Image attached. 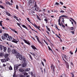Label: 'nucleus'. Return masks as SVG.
<instances>
[{
  "mask_svg": "<svg viewBox=\"0 0 77 77\" xmlns=\"http://www.w3.org/2000/svg\"><path fill=\"white\" fill-rule=\"evenodd\" d=\"M21 65V64H16L14 65V75H13V77H15L17 76V74H16V70L18 69V68H19V66H20Z\"/></svg>",
  "mask_w": 77,
  "mask_h": 77,
  "instance_id": "1",
  "label": "nucleus"
},
{
  "mask_svg": "<svg viewBox=\"0 0 77 77\" xmlns=\"http://www.w3.org/2000/svg\"><path fill=\"white\" fill-rule=\"evenodd\" d=\"M32 25H33V26H34L36 28V27H37L38 26H37L35 24H33L32 23Z\"/></svg>",
  "mask_w": 77,
  "mask_h": 77,
  "instance_id": "51",
  "label": "nucleus"
},
{
  "mask_svg": "<svg viewBox=\"0 0 77 77\" xmlns=\"http://www.w3.org/2000/svg\"><path fill=\"white\" fill-rule=\"evenodd\" d=\"M22 27H23L24 28H25L26 29L28 30H29L28 28H27V27H26V26H25V25H22Z\"/></svg>",
  "mask_w": 77,
  "mask_h": 77,
  "instance_id": "18",
  "label": "nucleus"
},
{
  "mask_svg": "<svg viewBox=\"0 0 77 77\" xmlns=\"http://www.w3.org/2000/svg\"><path fill=\"white\" fill-rule=\"evenodd\" d=\"M6 20H7V21L9 20L10 21H11V20H9L8 18H6Z\"/></svg>",
  "mask_w": 77,
  "mask_h": 77,
  "instance_id": "54",
  "label": "nucleus"
},
{
  "mask_svg": "<svg viewBox=\"0 0 77 77\" xmlns=\"http://www.w3.org/2000/svg\"><path fill=\"white\" fill-rule=\"evenodd\" d=\"M16 8L18 10L19 9H18V5H16Z\"/></svg>",
  "mask_w": 77,
  "mask_h": 77,
  "instance_id": "52",
  "label": "nucleus"
},
{
  "mask_svg": "<svg viewBox=\"0 0 77 77\" xmlns=\"http://www.w3.org/2000/svg\"><path fill=\"white\" fill-rule=\"evenodd\" d=\"M69 53H70V54H72H72H73V52L72 51H70Z\"/></svg>",
  "mask_w": 77,
  "mask_h": 77,
  "instance_id": "49",
  "label": "nucleus"
},
{
  "mask_svg": "<svg viewBox=\"0 0 77 77\" xmlns=\"http://www.w3.org/2000/svg\"><path fill=\"white\" fill-rule=\"evenodd\" d=\"M63 17H65V18H68V16H66V15H62L60 16L59 17V19L58 20V23L60 22V19H61V18H63Z\"/></svg>",
  "mask_w": 77,
  "mask_h": 77,
  "instance_id": "2",
  "label": "nucleus"
},
{
  "mask_svg": "<svg viewBox=\"0 0 77 77\" xmlns=\"http://www.w3.org/2000/svg\"><path fill=\"white\" fill-rule=\"evenodd\" d=\"M54 12H56L57 13V10H54Z\"/></svg>",
  "mask_w": 77,
  "mask_h": 77,
  "instance_id": "60",
  "label": "nucleus"
},
{
  "mask_svg": "<svg viewBox=\"0 0 77 77\" xmlns=\"http://www.w3.org/2000/svg\"><path fill=\"white\" fill-rule=\"evenodd\" d=\"M4 36L5 38V39H6V38H7L8 37L9 35H8V34L4 33Z\"/></svg>",
  "mask_w": 77,
  "mask_h": 77,
  "instance_id": "13",
  "label": "nucleus"
},
{
  "mask_svg": "<svg viewBox=\"0 0 77 77\" xmlns=\"http://www.w3.org/2000/svg\"><path fill=\"white\" fill-rule=\"evenodd\" d=\"M31 75L33 76V77H35V75H34V74H33V72H31Z\"/></svg>",
  "mask_w": 77,
  "mask_h": 77,
  "instance_id": "36",
  "label": "nucleus"
},
{
  "mask_svg": "<svg viewBox=\"0 0 77 77\" xmlns=\"http://www.w3.org/2000/svg\"><path fill=\"white\" fill-rule=\"evenodd\" d=\"M38 42H39V44H41V45H42V46H43V45H42V43L41 42V41H40V40H38Z\"/></svg>",
  "mask_w": 77,
  "mask_h": 77,
  "instance_id": "45",
  "label": "nucleus"
},
{
  "mask_svg": "<svg viewBox=\"0 0 77 77\" xmlns=\"http://www.w3.org/2000/svg\"><path fill=\"white\" fill-rule=\"evenodd\" d=\"M6 39H7V41H12V37H11V36H8V37L7 38H6Z\"/></svg>",
  "mask_w": 77,
  "mask_h": 77,
  "instance_id": "8",
  "label": "nucleus"
},
{
  "mask_svg": "<svg viewBox=\"0 0 77 77\" xmlns=\"http://www.w3.org/2000/svg\"><path fill=\"white\" fill-rule=\"evenodd\" d=\"M37 18L38 20H41V19L39 17V16H38V15H37Z\"/></svg>",
  "mask_w": 77,
  "mask_h": 77,
  "instance_id": "28",
  "label": "nucleus"
},
{
  "mask_svg": "<svg viewBox=\"0 0 77 77\" xmlns=\"http://www.w3.org/2000/svg\"><path fill=\"white\" fill-rule=\"evenodd\" d=\"M61 56L62 57L63 59V60H64V61H65V60L64 58H65V59H66V60H67V58H66V55H64V54H61Z\"/></svg>",
  "mask_w": 77,
  "mask_h": 77,
  "instance_id": "3",
  "label": "nucleus"
},
{
  "mask_svg": "<svg viewBox=\"0 0 77 77\" xmlns=\"http://www.w3.org/2000/svg\"><path fill=\"white\" fill-rule=\"evenodd\" d=\"M74 32H75V30L71 31L70 33H72V35H74Z\"/></svg>",
  "mask_w": 77,
  "mask_h": 77,
  "instance_id": "47",
  "label": "nucleus"
},
{
  "mask_svg": "<svg viewBox=\"0 0 77 77\" xmlns=\"http://www.w3.org/2000/svg\"><path fill=\"white\" fill-rule=\"evenodd\" d=\"M48 48L49 50H51V51H52V50H51V48H50V47L49 46H48Z\"/></svg>",
  "mask_w": 77,
  "mask_h": 77,
  "instance_id": "58",
  "label": "nucleus"
},
{
  "mask_svg": "<svg viewBox=\"0 0 77 77\" xmlns=\"http://www.w3.org/2000/svg\"><path fill=\"white\" fill-rule=\"evenodd\" d=\"M17 54L16 55V57L17 59H18V58H19L20 55V53H18H18H17Z\"/></svg>",
  "mask_w": 77,
  "mask_h": 77,
  "instance_id": "20",
  "label": "nucleus"
},
{
  "mask_svg": "<svg viewBox=\"0 0 77 77\" xmlns=\"http://www.w3.org/2000/svg\"><path fill=\"white\" fill-rule=\"evenodd\" d=\"M55 27L57 29V30H58V31H60V29H59V28H58V27H57V25H56Z\"/></svg>",
  "mask_w": 77,
  "mask_h": 77,
  "instance_id": "38",
  "label": "nucleus"
},
{
  "mask_svg": "<svg viewBox=\"0 0 77 77\" xmlns=\"http://www.w3.org/2000/svg\"><path fill=\"white\" fill-rule=\"evenodd\" d=\"M46 28H47V30H48V31H49V32H50V28L46 26Z\"/></svg>",
  "mask_w": 77,
  "mask_h": 77,
  "instance_id": "46",
  "label": "nucleus"
},
{
  "mask_svg": "<svg viewBox=\"0 0 77 77\" xmlns=\"http://www.w3.org/2000/svg\"><path fill=\"white\" fill-rule=\"evenodd\" d=\"M19 71L20 72H23L24 70L22 69H19Z\"/></svg>",
  "mask_w": 77,
  "mask_h": 77,
  "instance_id": "30",
  "label": "nucleus"
},
{
  "mask_svg": "<svg viewBox=\"0 0 77 77\" xmlns=\"http://www.w3.org/2000/svg\"><path fill=\"white\" fill-rule=\"evenodd\" d=\"M2 22H3V21H1L0 22V26H3V25H2Z\"/></svg>",
  "mask_w": 77,
  "mask_h": 77,
  "instance_id": "37",
  "label": "nucleus"
},
{
  "mask_svg": "<svg viewBox=\"0 0 77 77\" xmlns=\"http://www.w3.org/2000/svg\"><path fill=\"white\" fill-rule=\"evenodd\" d=\"M44 41L45 42V44H47V45H48V43H47V42H46V41H45V39L44 40Z\"/></svg>",
  "mask_w": 77,
  "mask_h": 77,
  "instance_id": "50",
  "label": "nucleus"
},
{
  "mask_svg": "<svg viewBox=\"0 0 77 77\" xmlns=\"http://www.w3.org/2000/svg\"><path fill=\"white\" fill-rule=\"evenodd\" d=\"M19 59H20V60H22V59H23V56H22V55H19Z\"/></svg>",
  "mask_w": 77,
  "mask_h": 77,
  "instance_id": "17",
  "label": "nucleus"
},
{
  "mask_svg": "<svg viewBox=\"0 0 77 77\" xmlns=\"http://www.w3.org/2000/svg\"><path fill=\"white\" fill-rule=\"evenodd\" d=\"M60 9V10H62L60 11V13H64V12H65V11H64L62 10V9Z\"/></svg>",
  "mask_w": 77,
  "mask_h": 77,
  "instance_id": "42",
  "label": "nucleus"
},
{
  "mask_svg": "<svg viewBox=\"0 0 77 77\" xmlns=\"http://www.w3.org/2000/svg\"><path fill=\"white\" fill-rule=\"evenodd\" d=\"M61 25L63 28H65V26L64 25H63L62 24H61Z\"/></svg>",
  "mask_w": 77,
  "mask_h": 77,
  "instance_id": "53",
  "label": "nucleus"
},
{
  "mask_svg": "<svg viewBox=\"0 0 77 77\" xmlns=\"http://www.w3.org/2000/svg\"><path fill=\"white\" fill-rule=\"evenodd\" d=\"M31 47H32V49H33L34 50V51H35V50H38V49H37V48L34 46V45H32L31 46Z\"/></svg>",
  "mask_w": 77,
  "mask_h": 77,
  "instance_id": "11",
  "label": "nucleus"
},
{
  "mask_svg": "<svg viewBox=\"0 0 77 77\" xmlns=\"http://www.w3.org/2000/svg\"><path fill=\"white\" fill-rule=\"evenodd\" d=\"M11 51V48H8L7 49V51L8 54H10Z\"/></svg>",
  "mask_w": 77,
  "mask_h": 77,
  "instance_id": "14",
  "label": "nucleus"
},
{
  "mask_svg": "<svg viewBox=\"0 0 77 77\" xmlns=\"http://www.w3.org/2000/svg\"><path fill=\"white\" fill-rule=\"evenodd\" d=\"M2 38L3 39V40H5L6 38L5 37V36H2Z\"/></svg>",
  "mask_w": 77,
  "mask_h": 77,
  "instance_id": "34",
  "label": "nucleus"
},
{
  "mask_svg": "<svg viewBox=\"0 0 77 77\" xmlns=\"http://www.w3.org/2000/svg\"><path fill=\"white\" fill-rule=\"evenodd\" d=\"M36 29H38L40 30V31H41V29H40V26H37V27H36Z\"/></svg>",
  "mask_w": 77,
  "mask_h": 77,
  "instance_id": "43",
  "label": "nucleus"
},
{
  "mask_svg": "<svg viewBox=\"0 0 77 77\" xmlns=\"http://www.w3.org/2000/svg\"><path fill=\"white\" fill-rule=\"evenodd\" d=\"M43 9V11H43V14H44V13H45V9Z\"/></svg>",
  "mask_w": 77,
  "mask_h": 77,
  "instance_id": "41",
  "label": "nucleus"
},
{
  "mask_svg": "<svg viewBox=\"0 0 77 77\" xmlns=\"http://www.w3.org/2000/svg\"><path fill=\"white\" fill-rule=\"evenodd\" d=\"M23 41L25 43L27 44H28V45H31V44H30V43L29 42V41H27L25 39H24L23 40Z\"/></svg>",
  "mask_w": 77,
  "mask_h": 77,
  "instance_id": "4",
  "label": "nucleus"
},
{
  "mask_svg": "<svg viewBox=\"0 0 77 77\" xmlns=\"http://www.w3.org/2000/svg\"><path fill=\"white\" fill-rule=\"evenodd\" d=\"M32 3H34V0H29L28 2V4L29 5H30V4H32Z\"/></svg>",
  "mask_w": 77,
  "mask_h": 77,
  "instance_id": "6",
  "label": "nucleus"
},
{
  "mask_svg": "<svg viewBox=\"0 0 77 77\" xmlns=\"http://www.w3.org/2000/svg\"><path fill=\"white\" fill-rule=\"evenodd\" d=\"M36 9H37V11H38L39 9V7H37L36 8Z\"/></svg>",
  "mask_w": 77,
  "mask_h": 77,
  "instance_id": "62",
  "label": "nucleus"
},
{
  "mask_svg": "<svg viewBox=\"0 0 77 77\" xmlns=\"http://www.w3.org/2000/svg\"><path fill=\"white\" fill-rule=\"evenodd\" d=\"M8 56H9L8 54H5V55H4L5 58H7L8 57Z\"/></svg>",
  "mask_w": 77,
  "mask_h": 77,
  "instance_id": "23",
  "label": "nucleus"
},
{
  "mask_svg": "<svg viewBox=\"0 0 77 77\" xmlns=\"http://www.w3.org/2000/svg\"><path fill=\"white\" fill-rule=\"evenodd\" d=\"M4 52H6L7 50V48L6 47H5L3 48Z\"/></svg>",
  "mask_w": 77,
  "mask_h": 77,
  "instance_id": "16",
  "label": "nucleus"
},
{
  "mask_svg": "<svg viewBox=\"0 0 77 77\" xmlns=\"http://www.w3.org/2000/svg\"><path fill=\"white\" fill-rule=\"evenodd\" d=\"M28 55L29 56L31 60H33V58H32V56H31V55L30 54H29Z\"/></svg>",
  "mask_w": 77,
  "mask_h": 77,
  "instance_id": "26",
  "label": "nucleus"
},
{
  "mask_svg": "<svg viewBox=\"0 0 77 77\" xmlns=\"http://www.w3.org/2000/svg\"><path fill=\"white\" fill-rule=\"evenodd\" d=\"M3 53L2 52L0 53V56L1 57L3 56Z\"/></svg>",
  "mask_w": 77,
  "mask_h": 77,
  "instance_id": "39",
  "label": "nucleus"
},
{
  "mask_svg": "<svg viewBox=\"0 0 77 77\" xmlns=\"http://www.w3.org/2000/svg\"><path fill=\"white\" fill-rule=\"evenodd\" d=\"M0 8H2V9H5V8L4 7L1 5H0Z\"/></svg>",
  "mask_w": 77,
  "mask_h": 77,
  "instance_id": "35",
  "label": "nucleus"
},
{
  "mask_svg": "<svg viewBox=\"0 0 77 77\" xmlns=\"http://www.w3.org/2000/svg\"><path fill=\"white\" fill-rule=\"evenodd\" d=\"M69 29L71 30H73L74 29V28L73 27H70Z\"/></svg>",
  "mask_w": 77,
  "mask_h": 77,
  "instance_id": "24",
  "label": "nucleus"
},
{
  "mask_svg": "<svg viewBox=\"0 0 77 77\" xmlns=\"http://www.w3.org/2000/svg\"><path fill=\"white\" fill-rule=\"evenodd\" d=\"M1 61L2 62H6V59H2L1 60Z\"/></svg>",
  "mask_w": 77,
  "mask_h": 77,
  "instance_id": "21",
  "label": "nucleus"
},
{
  "mask_svg": "<svg viewBox=\"0 0 77 77\" xmlns=\"http://www.w3.org/2000/svg\"><path fill=\"white\" fill-rule=\"evenodd\" d=\"M65 63L66 64V68H68V69H69V64H68V62H66V60H65Z\"/></svg>",
  "mask_w": 77,
  "mask_h": 77,
  "instance_id": "10",
  "label": "nucleus"
},
{
  "mask_svg": "<svg viewBox=\"0 0 77 77\" xmlns=\"http://www.w3.org/2000/svg\"><path fill=\"white\" fill-rule=\"evenodd\" d=\"M27 63H24L22 64V66L23 67H26V66H27Z\"/></svg>",
  "mask_w": 77,
  "mask_h": 77,
  "instance_id": "19",
  "label": "nucleus"
},
{
  "mask_svg": "<svg viewBox=\"0 0 77 77\" xmlns=\"http://www.w3.org/2000/svg\"><path fill=\"white\" fill-rule=\"evenodd\" d=\"M30 69H29V68H27V69H26V72L27 71H30Z\"/></svg>",
  "mask_w": 77,
  "mask_h": 77,
  "instance_id": "48",
  "label": "nucleus"
},
{
  "mask_svg": "<svg viewBox=\"0 0 77 77\" xmlns=\"http://www.w3.org/2000/svg\"><path fill=\"white\" fill-rule=\"evenodd\" d=\"M13 17L15 18V19H16L17 21H19V20H18V17L16 16H13Z\"/></svg>",
  "mask_w": 77,
  "mask_h": 77,
  "instance_id": "22",
  "label": "nucleus"
},
{
  "mask_svg": "<svg viewBox=\"0 0 77 77\" xmlns=\"http://www.w3.org/2000/svg\"><path fill=\"white\" fill-rule=\"evenodd\" d=\"M41 63L43 66H45L44 65V62H43V61H42V60H41Z\"/></svg>",
  "mask_w": 77,
  "mask_h": 77,
  "instance_id": "44",
  "label": "nucleus"
},
{
  "mask_svg": "<svg viewBox=\"0 0 77 77\" xmlns=\"http://www.w3.org/2000/svg\"><path fill=\"white\" fill-rule=\"evenodd\" d=\"M11 30H12L13 31V32H15V33H18V32H17V31H15L14 29H11Z\"/></svg>",
  "mask_w": 77,
  "mask_h": 77,
  "instance_id": "29",
  "label": "nucleus"
},
{
  "mask_svg": "<svg viewBox=\"0 0 77 77\" xmlns=\"http://www.w3.org/2000/svg\"><path fill=\"white\" fill-rule=\"evenodd\" d=\"M9 70H12V67L11 66H10V67L9 68Z\"/></svg>",
  "mask_w": 77,
  "mask_h": 77,
  "instance_id": "31",
  "label": "nucleus"
},
{
  "mask_svg": "<svg viewBox=\"0 0 77 77\" xmlns=\"http://www.w3.org/2000/svg\"><path fill=\"white\" fill-rule=\"evenodd\" d=\"M27 20L28 21H29V22H30V23H31V24H32V23L31 22H30V19L29 17L27 18Z\"/></svg>",
  "mask_w": 77,
  "mask_h": 77,
  "instance_id": "32",
  "label": "nucleus"
},
{
  "mask_svg": "<svg viewBox=\"0 0 77 77\" xmlns=\"http://www.w3.org/2000/svg\"><path fill=\"white\" fill-rule=\"evenodd\" d=\"M6 14L7 15H8V16H10V15H11V14H10L8 13H7Z\"/></svg>",
  "mask_w": 77,
  "mask_h": 77,
  "instance_id": "57",
  "label": "nucleus"
},
{
  "mask_svg": "<svg viewBox=\"0 0 77 77\" xmlns=\"http://www.w3.org/2000/svg\"><path fill=\"white\" fill-rule=\"evenodd\" d=\"M12 54H17L18 52L16 51L15 49H13L11 51Z\"/></svg>",
  "mask_w": 77,
  "mask_h": 77,
  "instance_id": "5",
  "label": "nucleus"
},
{
  "mask_svg": "<svg viewBox=\"0 0 77 77\" xmlns=\"http://www.w3.org/2000/svg\"><path fill=\"white\" fill-rule=\"evenodd\" d=\"M23 60L24 63H26V59L24 58H23Z\"/></svg>",
  "mask_w": 77,
  "mask_h": 77,
  "instance_id": "25",
  "label": "nucleus"
},
{
  "mask_svg": "<svg viewBox=\"0 0 77 77\" xmlns=\"http://www.w3.org/2000/svg\"><path fill=\"white\" fill-rule=\"evenodd\" d=\"M7 61H8V60H9V58H7L6 59Z\"/></svg>",
  "mask_w": 77,
  "mask_h": 77,
  "instance_id": "59",
  "label": "nucleus"
},
{
  "mask_svg": "<svg viewBox=\"0 0 77 77\" xmlns=\"http://www.w3.org/2000/svg\"><path fill=\"white\" fill-rule=\"evenodd\" d=\"M16 24H17L18 26H20V24L18 23H17Z\"/></svg>",
  "mask_w": 77,
  "mask_h": 77,
  "instance_id": "61",
  "label": "nucleus"
},
{
  "mask_svg": "<svg viewBox=\"0 0 77 77\" xmlns=\"http://www.w3.org/2000/svg\"><path fill=\"white\" fill-rule=\"evenodd\" d=\"M71 74L72 75V77H74V75L73 73H71Z\"/></svg>",
  "mask_w": 77,
  "mask_h": 77,
  "instance_id": "56",
  "label": "nucleus"
},
{
  "mask_svg": "<svg viewBox=\"0 0 77 77\" xmlns=\"http://www.w3.org/2000/svg\"><path fill=\"white\" fill-rule=\"evenodd\" d=\"M12 42H14V43H16V44H17V42H19V40H16L14 38H13V40L12 41Z\"/></svg>",
  "mask_w": 77,
  "mask_h": 77,
  "instance_id": "7",
  "label": "nucleus"
},
{
  "mask_svg": "<svg viewBox=\"0 0 77 77\" xmlns=\"http://www.w3.org/2000/svg\"><path fill=\"white\" fill-rule=\"evenodd\" d=\"M51 68L52 70L53 69V72H54L55 70V66H54L53 65V64H52L51 66Z\"/></svg>",
  "mask_w": 77,
  "mask_h": 77,
  "instance_id": "9",
  "label": "nucleus"
},
{
  "mask_svg": "<svg viewBox=\"0 0 77 77\" xmlns=\"http://www.w3.org/2000/svg\"><path fill=\"white\" fill-rule=\"evenodd\" d=\"M28 74V73L27 72H25L24 73V75H27Z\"/></svg>",
  "mask_w": 77,
  "mask_h": 77,
  "instance_id": "55",
  "label": "nucleus"
},
{
  "mask_svg": "<svg viewBox=\"0 0 77 77\" xmlns=\"http://www.w3.org/2000/svg\"><path fill=\"white\" fill-rule=\"evenodd\" d=\"M5 46H3V45H0V49L1 50H3V48H4Z\"/></svg>",
  "mask_w": 77,
  "mask_h": 77,
  "instance_id": "15",
  "label": "nucleus"
},
{
  "mask_svg": "<svg viewBox=\"0 0 77 77\" xmlns=\"http://www.w3.org/2000/svg\"><path fill=\"white\" fill-rule=\"evenodd\" d=\"M20 77H24V76L23 75H20Z\"/></svg>",
  "mask_w": 77,
  "mask_h": 77,
  "instance_id": "64",
  "label": "nucleus"
},
{
  "mask_svg": "<svg viewBox=\"0 0 77 77\" xmlns=\"http://www.w3.org/2000/svg\"><path fill=\"white\" fill-rule=\"evenodd\" d=\"M5 3H6V4H8V5H9L10 6H12V4L10 3V2H8V1L7 0H5Z\"/></svg>",
  "mask_w": 77,
  "mask_h": 77,
  "instance_id": "12",
  "label": "nucleus"
},
{
  "mask_svg": "<svg viewBox=\"0 0 77 77\" xmlns=\"http://www.w3.org/2000/svg\"><path fill=\"white\" fill-rule=\"evenodd\" d=\"M2 30L0 29V33H2Z\"/></svg>",
  "mask_w": 77,
  "mask_h": 77,
  "instance_id": "63",
  "label": "nucleus"
},
{
  "mask_svg": "<svg viewBox=\"0 0 77 77\" xmlns=\"http://www.w3.org/2000/svg\"><path fill=\"white\" fill-rule=\"evenodd\" d=\"M70 19L71 20H72V21H73L74 23H75V24H76V22H75V21L74 19H72V18H71Z\"/></svg>",
  "mask_w": 77,
  "mask_h": 77,
  "instance_id": "27",
  "label": "nucleus"
},
{
  "mask_svg": "<svg viewBox=\"0 0 77 77\" xmlns=\"http://www.w3.org/2000/svg\"><path fill=\"white\" fill-rule=\"evenodd\" d=\"M34 7V8H36L37 7V5H36V2H35V3Z\"/></svg>",
  "mask_w": 77,
  "mask_h": 77,
  "instance_id": "40",
  "label": "nucleus"
},
{
  "mask_svg": "<svg viewBox=\"0 0 77 77\" xmlns=\"http://www.w3.org/2000/svg\"><path fill=\"white\" fill-rule=\"evenodd\" d=\"M44 20L46 22V23H47V22H48V20L47 19H45Z\"/></svg>",
  "mask_w": 77,
  "mask_h": 77,
  "instance_id": "33",
  "label": "nucleus"
}]
</instances>
